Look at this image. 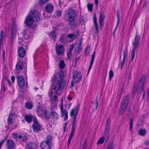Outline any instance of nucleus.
I'll use <instances>...</instances> for the list:
<instances>
[{
  "instance_id": "nucleus-62",
  "label": "nucleus",
  "mask_w": 149,
  "mask_h": 149,
  "mask_svg": "<svg viewBox=\"0 0 149 149\" xmlns=\"http://www.w3.org/2000/svg\"><path fill=\"white\" fill-rule=\"evenodd\" d=\"M74 45L73 44H71L69 49V50L72 51L73 49Z\"/></svg>"
},
{
  "instance_id": "nucleus-59",
  "label": "nucleus",
  "mask_w": 149,
  "mask_h": 149,
  "mask_svg": "<svg viewBox=\"0 0 149 149\" xmlns=\"http://www.w3.org/2000/svg\"><path fill=\"white\" fill-rule=\"evenodd\" d=\"M79 59V56L76 57L75 58V66L76 65L77 61H78V60Z\"/></svg>"
},
{
  "instance_id": "nucleus-58",
  "label": "nucleus",
  "mask_w": 149,
  "mask_h": 149,
  "mask_svg": "<svg viewBox=\"0 0 149 149\" xmlns=\"http://www.w3.org/2000/svg\"><path fill=\"white\" fill-rule=\"evenodd\" d=\"M74 51H75V52L76 53L78 54L80 52V51H81V50L79 49L78 48H77V47H76L74 48Z\"/></svg>"
},
{
  "instance_id": "nucleus-30",
  "label": "nucleus",
  "mask_w": 149,
  "mask_h": 149,
  "mask_svg": "<svg viewBox=\"0 0 149 149\" xmlns=\"http://www.w3.org/2000/svg\"><path fill=\"white\" fill-rule=\"evenodd\" d=\"M48 113V112L47 110H43L42 111V114L43 116L45 117V118L48 119V120H49L50 117Z\"/></svg>"
},
{
  "instance_id": "nucleus-12",
  "label": "nucleus",
  "mask_w": 149,
  "mask_h": 149,
  "mask_svg": "<svg viewBox=\"0 0 149 149\" xmlns=\"http://www.w3.org/2000/svg\"><path fill=\"white\" fill-rule=\"evenodd\" d=\"M56 53L58 55L62 54L64 51V49L63 46L61 45H57L56 47Z\"/></svg>"
},
{
  "instance_id": "nucleus-40",
  "label": "nucleus",
  "mask_w": 149,
  "mask_h": 149,
  "mask_svg": "<svg viewBox=\"0 0 149 149\" xmlns=\"http://www.w3.org/2000/svg\"><path fill=\"white\" fill-rule=\"evenodd\" d=\"M17 29V27L15 22H14L11 29V32H16Z\"/></svg>"
},
{
  "instance_id": "nucleus-32",
  "label": "nucleus",
  "mask_w": 149,
  "mask_h": 149,
  "mask_svg": "<svg viewBox=\"0 0 149 149\" xmlns=\"http://www.w3.org/2000/svg\"><path fill=\"white\" fill-rule=\"evenodd\" d=\"M74 132L71 131L67 143V146H69L71 143L72 138L74 134Z\"/></svg>"
},
{
  "instance_id": "nucleus-50",
  "label": "nucleus",
  "mask_w": 149,
  "mask_h": 149,
  "mask_svg": "<svg viewBox=\"0 0 149 149\" xmlns=\"http://www.w3.org/2000/svg\"><path fill=\"white\" fill-rule=\"evenodd\" d=\"M87 8L88 10L90 11H92L93 5L91 4H88L87 5Z\"/></svg>"
},
{
  "instance_id": "nucleus-51",
  "label": "nucleus",
  "mask_w": 149,
  "mask_h": 149,
  "mask_svg": "<svg viewBox=\"0 0 149 149\" xmlns=\"http://www.w3.org/2000/svg\"><path fill=\"white\" fill-rule=\"evenodd\" d=\"M86 143L85 142L82 144H81L80 147V149H86Z\"/></svg>"
},
{
  "instance_id": "nucleus-27",
  "label": "nucleus",
  "mask_w": 149,
  "mask_h": 149,
  "mask_svg": "<svg viewBox=\"0 0 149 149\" xmlns=\"http://www.w3.org/2000/svg\"><path fill=\"white\" fill-rule=\"evenodd\" d=\"M77 116V113L75 114V116H74V117L72 119V127L71 131L74 132L76 126L75 125V121Z\"/></svg>"
},
{
  "instance_id": "nucleus-34",
  "label": "nucleus",
  "mask_w": 149,
  "mask_h": 149,
  "mask_svg": "<svg viewBox=\"0 0 149 149\" xmlns=\"http://www.w3.org/2000/svg\"><path fill=\"white\" fill-rule=\"evenodd\" d=\"M49 36L50 38L55 40L56 38V32L55 31L53 30L50 32Z\"/></svg>"
},
{
  "instance_id": "nucleus-33",
  "label": "nucleus",
  "mask_w": 149,
  "mask_h": 149,
  "mask_svg": "<svg viewBox=\"0 0 149 149\" xmlns=\"http://www.w3.org/2000/svg\"><path fill=\"white\" fill-rule=\"evenodd\" d=\"M59 41L62 43H65L67 42L66 37L64 35H61Z\"/></svg>"
},
{
  "instance_id": "nucleus-35",
  "label": "nucleus",
  "mask_w": 149,
  "mask_h": 149,
  "mask_svg": "<svg viewBox=\"0 0 149 149\" xmlns=\"http://www.w3.org/2000/svg\"><path fill=\"white\" fill-rule=\"evenodd\" d=\"M16 36V33L15 32H11L10 34V40L13 43L15 40Z\"/></svg>"
},
{
  "instance_id": "nucleus-25",
  "label": "nucleus",
  "mask_w": 149,
  "mask_h": 149,
  "mask_svg": "<svg viewBox=\"0 0 149 149\" xmlns=\"http://www.w3.org/2000/svg\"><path fill=\"white\" fill-rule=\"evenodd\" d=\"M19 41L18 43L22 44L23 46L25 47L26 49H27L28 48V46L29 45L28 43L27 42H25L23 43V41L21 37H19L18 38Z\"/></svg>"
},
{
  "instance_id": "nucleus-20",
  "label": "nucleus",
  "mask_w": 149,
  "mask_h": 149,
  "mask_svg": "<svg viewBox=\"0 0 149 149\" xmlns=\"http://www.w3.org/2000/svg\"><path fill=\"white\" fill-rule=\"evenodd\" d=\"M93 19L95 25L94 29H95V33L98 34L99 30L98 29V25L97 23V20L95 14H94L93 17Z\"/></svg>"
},
{
  "instance_id": "nucleus-29",
  "label": "nucleus",
  "mask_w": 149,
  "mask_h": 149,
  "mask_svg": "<svg viewBox=\"0 0 149 149\" xmlns=\"http://www.w3.org/2000/svg\"><path fill=\"white\" fill-rule=\"evenodd\" d=\"M29 32L28 31L24 30L22 32V35L25 39H27L29 38V35L28 34Z\"/></svg>"
},
{
  "instance_id": "nucleus-26",
  "label": "nucleus",
  "mask_w": 149,
  "mask_h": 149,
  "mask_svg": "<svg viewBox=\"0 0 149 149\" xmlns=\"http://www.w3.org/2000/svg\"><path fill=\"white\" fill-rule=\"evenodd\" d=\"M105 139L106 141H107L108 139H107L106 136H104V134L103 136L102 137L98 140L97 143V144L98 145L100 144H102L104 141Z\"/></svg>"
},
{
  "instance_id": "nucleus-61",
  "label": "nucleus",
  "mask_w": 149,
  "mask_h": 149,
  "mask_svg": "<svg viewBox=\"0 0 149 149\" xmlns=\"http://www.w3.org/2000/svg\"><path fill=\"white\" fill-rule=\"evenodd\" d=\"M6 139H5L4 140L2 139L0 141V146H1L3 144V143H4Z\"/></svg>"
},
{
  "instance_id": "nucleus-52",
  "label": "nucleus",
  "mask_w": 149,
  "mask_h": 149,
  "mask_svg": "<svg viewBox=\"0 0 149 149\" xmlns=\"http://www.w3.org/2000/svg\"><path fill=\"white\" fill-rule=\"evenodd\" d=\"M49 0H39V3L41 5L43 6Z\"/></svg>"
},
{
  "instance_id": "nucleus-37",
  "label": "nucleus",
  "mask_w": 149,
  "mask_h": 149,
  "mask_svg": "<svg viewBox=\"0 0 149 149\" xmlns=\"http://www.w3.org/2000/svg\"><path fill=\"white\" fill-rule=\"evenodd\" d=\"M46 142L51 145V143L53 141L52 140V137L50 135H48L47 136L46 141H45Z\"/></svg>"
},
{
  "instance_id": "nucleus-36",
  "label": "nucleus",
  "mask_w": 149,
  "mask_h": 149,
  "mask_svg": "<svg viewBox=\"0 0 149 149\" xmlns=\"http://www.w3.org/2000/svg\"><path fill=\"white\" fill-rule=\"evenodd\" d=\"M69 25L70 27L72 29H75L77 27V25L76 24L74 21H69Z\"/></svg>"
},
{
  "instance_id": "nucleus-13",
  "label": "nucleus",
  "mask_w": 149,
  "mask_h": 149,
  "mask_svg": "<svg viewBox=\"0 0 149 149\" xmlns=\"http://www.w3.org/2000/svg\"><path fill=\"white\" fill-rule=\"evenodd\" d=\"M18 54L20 58L24 57L26 54V51L24 48L22 47H19L18 50Z\"/></svg>"
},
{
  "instance_id": "nucleus-7",
  "label": "nucleus",
  "mask_w": 149,
  "mask_h": 149,
  "mask_svg": "<svg viewBox=\"0 0 149 149\" xmlns=\"http://www.w3.org/2000/svg\"><path fill=\"white\" fill-rule=\"evenodd\" d=\"M111 121L110 119H108L107 120L105 125V130L104 132V136L107 139H109V132L110 129Z\"/></svg>"
},
{
  "instance_id": "nucleus-63",
  "label": "nucleus",
  "mask_w": 149,
  "mask_h": 149,
  "mask_svg": "<svg viewBox=\"0 0 149 149\" xmlns=\"http://www.w3.org/2000/svg\"><path fill=\"white\" fill-rule=\"evenodd\" d=\"M99 24H100V28L101 29H102V27L103 25V22H99Z\"/></svg>"
},
{
  "instance_id": "nucleus-2",
  "label": "nucleus",
  "mask_w": 149,
  "mask_h": 149,
  "mask_svg": "<svg viewBox=\"0 0 149 149\" xmlns=\"http://www.w3.org/2000/svg\"><path fill=\"white\" fill-rule=\"evenodd\" d=\"M30 13L31 15L27 16L25 19L26 25L28 27H30L33 25L34 22V18L36 22L39 21L40 20L41 14L39 11L35 10H31Z\"/></svg>"
},
{
  "instance_id": "nucleus-11",
  "label": "nucleus",
  "mask_w": 149,
  "mask_h": 149,
  "mask_svg": "<svg viewBox=\"0 0 149 149\" xmlns=\"http://www.w3.org/2000/svg\"><path fill=\"white\" fill-rule=\"evenodd\" d=\"M18 84L19 87L22 88L25 84V81L24 77L22 76H19L17 79Z\"/></svg>"
},
{
  "instance_id": "nucleus-42",
  "label": "nucleus",
  "mask_w": 149,
  "mask_h": 149,
  "mask_svg": "<svg viewBox=\"0 0 149 149\" xmlns=\"http://www.w3.org/2000/svg\"><path fill=\"white\" fill-rule=\"evenodd\" d=\"M65 66L64 61L63 60H61L59 64V67L61 69H63Z\"/></svg>"
},
{
  "instance_id": "nucleus-46",
  "label": "nucleus",
  "mask_w": 149,
  "mask_h": 149,
  "mask_svg": "<svg viewBox=\"0 0 149 149\" xmlns=\"http://www.w3.org/2000/svg\"><path fill=\"white\" fill-rule=\"evenodd\" d=\"M95 101L96 103L95 104V106L93 110V111H96L98 106V103L97 101V97H96Z\"/></svg>"
},
{
  "instance_id": "nucleus-24",
  "label": "nucleus",
  "mask_w": 149,
  "mask_h": 149,
  "mask_svg": "<svg viewBox=\"0 0 149 149\" xmlns=\"http://www.w3.org/2000/svg\"><path fill=\"white\" fill-rule=\"evenodd\" d=\"M36 118L32 115H25L24 119L28 123H30L32 120L33 121L34 118Z\"/></svg>"
},
{
  "instance_id": "nucleus-53",
  "label": "nucleus",
  "mask_w": 149,
  "mask_h": 149,
  "mask_svg": "<svg viewBox=\"0 0 149 149\" xmlns=\"http://www.w3.org/2000/svg\"><path fill=\"white\" fill-rule=\"evenodd\" d=\"M75 111L74 109H72L71 110L70 112V116L72 117V116H75Z\"/></svg>"
},
{
  "instance_id": "nucleus-18",
  "label": "nucleus",
  "mask_w": 149,
  "mask_h": 149,
  "mask_svg": "<svg viewBox=\"0 0 149 149\" xmlns=\"http://www.w3.org/2000/svg\"><path fill=\"white\" fill-rule=\"evenodd\" d=\"M120 11L119 10H118L117 11V24L116 27L114 29V30L113 31V34L114 35H115L116 31L118 26V25H119L120 21Z\"/></svg>"
},
{
  "instance_id": "nucleus-47",
  "label": "nucleus",
  "mask_w": 149,
  "mask_h": 149,
  "mask_svg": "<svg viewBox=\"0 0 149 149\" xmlns=\"http://www.w3.org/2000/svg\"><path fill=\"white\" fill-rule=\"evenodd\" d=\"M79 23L81 25L83 24L84 23V19L82 16H80L79 19Z\"/></svg>"
},
{
  "instance_id": "nucleus-28",
  "label": "nucleus",
  "mask_w": 149,
  "mask_h": 149,
  "mask_svg": "<svg viewBox=\"0 0 149 149\" xmlns=\"http://www.w3.org/2000/svg\"><path fill=\"white\" fill-rule=\"evenodd\" d=\"M123 60L121 61V65H120V69L121 70H122L123 68V66L125 64V58L127 56V54L125 51H124L123 52Z\"/></svg>"
},
{
  "instance_id": "nucleus-56",
  "label": "nucleus",
  "mask_w": 149,
  "mask_h": 149,
  "mask_svg": "<svg viewBox=\"0 0 149 149\" xmlns=\"http://www.w3.org/2000/svg\"><path fill=\"white\" fill-rule=\"evenodd\" d=\"M79 107H80V105L79 104L77 106V107L76 108L75 110V114H76L77 113V115H78V112L79 110Z\"/></svg>"
},
{
  "instance_id": "nucleus-21",
  "label": "nucleus",
  "mask_w": 149,
  "mask_h": 149,
  "mask_svg": "<svg viewBox=\"0 0 149 149\" xmlns=\"http://www.w3.org/2000/svg\"><path fill=\"white\" fill-rule=\"evenodd\" d=\"M46 11L49 13H51L54 10V6L51 4H47L45 7Z\"/></svg>"
},
{
  "instance_id": "nucleus-48",
  "label": "nucleus",
  "mask_w": 149,
  "mask_h": 149,
  "mask_svg": "<svg viewBox=\"0 0 149 149\" xmlns=\"http://www.w3.org/2000/svg\"><path fill=\"white\" fill-rule=\"evenodd\" d=\"M113 76V73L112 70H110L109 72V79L110 81H111V78Z\"/></svg>"
},
{
  "instance_id": "nucleus-44",
  "label": "nucleus",
  "mask_w": 149,
  "mask_h": 149,
  "mask_svg": "<svg viewBox=\"0 0 149 149\" xmlns=\"http://www.w3.org/2000/svg\"><path fill=\"white\" fill-rule=\"evenodd\" d=\"M90 48L89 47H87L85 50V54L86 56H88L90 52Z\"/></svg>"
},
{
  "instance_id": "nucleus-15",
  "label": "nucleus",
  "mask_w": 149,
  "mask_h": 149,
  "mask_svg": "<svg viewBox=\"0 0 149 149\" xmlns=\"http://www.w3.org/2000/svg\"><path fill=\"white\" fill-rule=\"evenodd\" d=\"M50 116L52 119L58 120L59 118V115L56 112L54 111L51 108L50 112Z\"/></svg>"
},
{
  "instance_id": "nucleus-22",
  "label": "nucleus",
  "mask_w": 149,
  "mask_h": 149,
  "mask_svg": "<svg viewBox=\"0 0 149 149\" xmlns=\"http://www.w3.org/2000/svg\"><path fill=\"white\" fill-rule=\"evenodd\" d=\"M23 62L21 61L18 62L16 65V69L19 71H20L23 69Z\"/></svg>"
},
{
  "instance_id": "nucleus-10",
  "label": "nucleus",
  "mask_w": 149,
  "mask_h": 149,
  "mask_svg": "<svg viewBox=\"0 0 149 149\" xmlns=\"http://www.w3.org/2000/svg\"><path fill=\"white\" fill-rule=\"evenodd\" d=\"M79 31L77 30L76 32L71 33L68 35V37L71 40V42L73 41L76 38L80 35L79 34Z\"/></svg>"
},
{
  "instance_id": "nucleus-49",
  "label": "nucleus",
  "mask_w": 149,
  "mask_h": 149,
  "mask_svg": "<svg viewBox=\"0 0 149 149\" xmlns=\"http://www.w3.org/2000/svg\"><path fill=\"white\" fill-rule=\"evenodd\" d=\"M56 14V16L59 17L61 15L62 11L60 10H56L55 12Z\"/></svg>"
},
{
  "instance_id": "nucleus-17",
  "label": "nucleus",
  "mask_w": 149,
  "mask_h": 149,
  "mask_svg": "<svg viewBox=\"0 0 149 149\" xmlns=\"http://www.w3.org/2000/svg\"><path fill=\"white\" fill-rule=\"evenodd\" d=\"M61 110L62 116H64V115H65V118L64 119V120L65 121L67 120L68 118V112L67 111L65 110L64 111L62 102L61 107Z\"/></svg>"
},
{
  "instance_id": "nucleus-1",
  "label": "nucleus",
  "mask_w": 149,
  "mask_h": 149,
  "mask_svg": "<svg viewBox=\"0 0 149 149\" xmlns=\"http://www.w3.org/2000/svg\"><path fill=\"white\" fill-rule=\"evenodd\" d=\"M62 73L54 74L52 78V84L50 91V96L51 100H56L58 97L57 91L61 88H63L65 85V83L63 81L64 76Z\"/></svg>"
},
{
  "instance_id": "nucleus-55",
  "label": "nucleus",
  "mask_w": 149,
  "mask_h": 149,
  "mask_svg": "<svg viewBox=\"0 0 149 149\" xmlns=\"http://www.w3.org/2000/svg\"><path fill=\"white\" fill-rule=\"evenodd\" d=\"M79 49H80L81 50L82 47V42L80 41L79 42V44L77 45V47Z\"/></svg>"
},
{
  "instance_id": "nucleus-60",
  "label": "nucleus",
  "mask_w": 149,
  "mask_h": 149,
  "mask_svg": "<svg viewBox=\"0 0 149 149\" xmlns=\"http://www.w3.org/2000/svg\"><path fill=\"white\" fill-rule=\"evenodd\" d=\"M5 91V88L4 86H2L1 88V92L3 93Z\"/></svg>"
},
{
  "instance_id": "nucleus-45",
  "label": "nucleus",
  "mask_w": 149,
  "mask_h": 149,
  "mask_svg": "<svg viewBox=\"0 0 149 149\" xmlns=\"http://www.w3.org/2000/svg\"><path fill=\"white\" fill-rule=\"evenodd\" d=\"M25 106L28 109H31L32 107V104L29 102H27L25 104Z\"/></svg>"
},
{
  "instance_id": "nucleus-9",
  "label": "nucleus",
  "mask_w": 149,
  "mask_h": 149,
  "mask_svg": "<svg viewBox=\"0 0 149 149\" xmlns=\"http://www.w3.org/2000/svg\"><path fill=\"white\" fill-rule=\"evenodd\" d=\"M72 79L73 81L76 83L78 82L81 79L80 74L78 72L75 71L73 72Z\"/></svg>"
},
{
  "instance_id": "nucleus-23",
  "label": "nucleus",
  "mask_w": 149,
  "mask_h": 149,
  "mask_svg": "<svg viewBox=\"0 0 149 149\" xmlns=\"http://www.w3.org/2000/svg\"><path fill=\"white\" fill-rule=\"evenodd\" d=\"M95 52L94 51L93 53L92 54V55L91 56V61L90 64V65L89 67V68L88 70V74L89 72L90 71V70L91 69V68L92 67V66L93 64V63L94 60V58L95 57Z\"/></svg>"
},
{
  "instance_id": "nucleus-31",
  "label": "nucleus",
  "mask_w": 149,
  "mask_h": 149,
  "mask_svg": "<svg viewBox=\"0 0 149 149\" xmlns=\"http://www.w3.org/2000/svg\"><path fill=\"white\" fill-rule=\"evenodd\" d=\"M14 115V114L12 113L9 114L7 120V123L8 124L12 123V120L13 118V116Z\"/></svg>"
},
{
  "instance_id": "nucleus-5",
  "label": "nucleus",
  "mask_w": 149,
  "mask_h": 149,
  "mask_svg": "<svg viewBox=\"0 0 149 149\" xmlns=\"http://www.w3.org/2000/svg\"><path fill=\"white\" fill-rule=\"evenodd\" d=\"M146 77L145 75H143L138 83L137 86L135 87V85L134 84V88L132 92L133 94H135L136 92L139 93L143 91V87Z\"/></svg>"
},
{
  "instance_id": "nucleus-4",
  "label": "nucleus",
  "mask_w": 149,
  "mask_h": 149,
  "mask_svg": "<svg viewBox=\"0 0 149 149\" xmlns=\"http://www.w3.org/2000/svg\"><path fill=\"white\" fill-rule=\"evenodd\" d=\"M140 38V36L139 34L137 31H136L134 41L132 42L133 48L131 54V58L130 60L131 62H132L133 61L135 56V51L139 45Z\"/></svg>"
},
{
  "instance_id": "nucleus-19",
  "label": "nucleus",
  "mask_w": 149,
  "mask_h": 149,
  "mask_svg": "<svg viewBox=\"0 0 149 149\" xmlns=\"http://www.w3.org/2000/svg\"><path fill=\"white\" fill-rule=\"evenodd\" d=\"M26 149H37V146L36 144L33 143H27L26 145Z\"/></svg>"
},
{
  "instance_id": "nucleus-39",
  "label": "nucleus",
  "mask_w": 149,
  "mask_h": 149,
  "mask_svg": "<svg viewBox=\"0 0 149 149\" xmlns=\"http://www.w3.org/2000/svg\"><path fill=\"white\" fill-rule=\"evenodd\" d=\"M134 119L132 118H131L130 120V128L129 130L132 133L133 132L132 128Z\"/></svg>"
},
{
  "instance_id": "nucleus-6",
  "label": "nucleus",
  "mask_w": 149,
  "mask_h": 149,
  "mask_svg": "<svg viewBox=\"0 0 149 149\" xmlns=\"http://www.w3.org/2000/svg\"><path fill=\"white\" fill-rule=\"evenodd\" d=\"M129 102V95L125 96L122 100L119 110L120 115H123L126 111Z\"/></svg>"
},
{
  "instance_id": "nucleus-57",
  "label": "nucleus",
  "mask_w": 149,
  "mask_h": 149,
  "mask_svg": "<svg viewBox=\"0 0 149 149\" xmlns=\"http://www.w3.org/2000/svg\"><path fill=\"white\" fill-rule=\"evenodd\" d=\"M72 51L69 50L67 53L68 58H69L70 57L72 56Z\"/></svg>"
},
{
  "instance_id": "nucleus-43",
  "label": "nucleus",
  "mask_w": 149,
  "mask_h": 149,
  "mask_svg": "<svg viewBox=\"0 0 149 149\" xmlns=\"http://www.w3.org/2000/svg\"><path fill=\"white\" fill-rule=\"evenodd\" d=\"M146 133V130L144 129H141L139 130V134L141 136H144Z\"/></svg>"
},
{
  "instance_id": "nucleus-8",
  "label": "nucleus",
  "mask_w": 149,
  "mask_h": 149,
  "mask_svg": "<svg viewBox=\"0 0 149 149\" xmlns=\"http://www.w3.org/2000/svg\"><path fill=\"white\" fill-rule=\"evenodd\" d=\"M33 122L32 127L33 132H39L40 130L41 126L36 118L33 119Z\"/></svg>"
},
{
  "instance_id": "nucleus-14",
  "label": "nucleus",
  "mask_w": 149,
  "mask_h": 149,
  "mask_svg": "<svg viewBox=\"0 0 149 149\" xmlns=\"http://www.w3.org/2000/svg\"><path fill=\"white\" fill-rule=\"evenodd\" d=\"M6 146L8 149H13L14 146V143L13 141L11 139L6 141Z\"/></svg>"
},
{
  "instance_id": "nucleus-64",
  "label": "nucleus",
  "mask_w": 149,
  "mask_h": 149,
  "mask_svg": "<svg viewBox=\"0 0 149 149\" xmlns=\"http://www.w3.org/2000/svg\"><path fill=\"white\" fill-rule=\"evenodd\" d=\"M71 104L70 103L66 105V107L68 109H69L71 107Z\"/></svg>"
},
{
  "instance_id": "nucleus-54",
  "label": "nucleus",
  "mask_w": 149,
  "mask_h": 149,
  "mask_svg": "<svg viewBox=\"0 0 149 149\" xmlns=\"http://www.w3.org/2000/svg\"><path fill=\"white\" fill-rule=\"evenodd\" d=\"M114 146L112 143H109L107 149H113Z\"/></svg>"
},
{
  "instance_id": "nucleus-41",
  "label": "nucleus",
  "mask_w": 149,
  "mask_h": 149,
  "mask_svg": "<svg viewBox=\"0 0 149 149\" xmlns=\"http://www.w3.org/2000/svg\"><path fill=\"white\" fill-rule=\"evenodd\" d=\"M105 17L104 13L101 12L100 15L99 22H103Z\"/></svg>"
},
{
  "instance_id": "nucleus-38",
  "label": "nucleus",
  "mask_w": 149,
  "mask_h": 149,
  "mask_svg": "<svg viewBox=\"0 0 149 149\" xmlns=\"http://www.w3.org/2000/svg\"><path fill=\"white\" fill-rule=\"evenodd\" d=\"M18 138L22 141H24L26 139V137L25 135L22 134L19 135Z\"/></svg>"
},
{
  "instance_id": "nucleus-3",
  "label": "nucleus",
  "mask_w": 149,
  "mask_h": 149,
  "mask_svg": "<svg viewBox=\"0 0 149 149\" xmlns=\"http://www.w3.org/2000/svg\"><path fill=\"white\" fill-rule=\"evenodd\" d=\"M77 17L76 13L74 10L69 8L66 10L64 17V19L68 21H74Z\"/></svg>"
},
{
  "instance_id": "nucleus-16",
  "label": "nucleus",
  "mask_w": 149,
  "mask_h": 149,
  "mask_svg": "<svg viewBox=\"0 0 149 149\" xmlns=\"http://www.w3.org/2000/svg\"><path fill=\"white\" fill-rule=\"evenodd\" d=\"M40 147L42 149H50L51 145L43 141L40 144Z\"/></svg>"
}]
</instances>
